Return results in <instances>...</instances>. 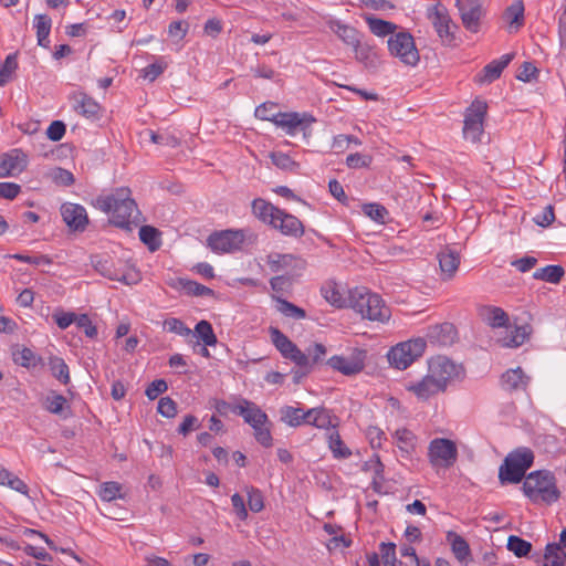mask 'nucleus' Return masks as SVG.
<instances>
[{
  "mask_svg": "<svg viewBox=\"0 0 566 566\" xmlns=\"http://www.w3.org/2000/svg\"><path fill=\"white\" fill-rule=\"evenodd\" d=\"M92 205L105 213H111L109 222L117 228L132 231V224L138 223L140 212L135 200L130 198L129 188L120 187L111 195H101Z\"/></svg>",
  "mask_w": 566,
  "mask_h": 566,
  "instance_id": "obj_1",
  "label": "nucleus"
},
{
  "mask_svg": "<svg viewBox=\"0 0 566 566\" xmlns=\"http://www.w3.org/2000/svg\"><path fill=\"white\" fill-rule=\"evenodd\" d=\"M524 495L534 504L551 505L560 499L555 474L549 470L528 473L522 486Z\"/></svg>",
  "mask_w": 566,
  "mask_h": 566,
  "instance_id": "obj_2",
  "label": "nucleus"
},
{
  "mask_svg": "<svg viewBox=\"0 0 566 566\" xmlns=\"http://www.w3.org/2000/svg\"><path fill=\"white\" fill-rule=\"evenodd\" d=\"M348 303L355 312L369 321L385 322L390 317V310L380 295L371 293L366 287L349 291Z\"/></svg>",
  "mask_w": 566,
  "mask_h": 566,
  "instance_id": "obj_3",
  "label": "nucleus"
},
{
  "mask_svg": "<svg viewBox=\"0 0 566 566\" xmlns=\"http://www.w3.org/2000/svg\"><path fill=\"white\" fill-rule=\"evenodd\" d=\"M533 462L534 453L528 448H520L509 453L499 469L501 484H517L525 480L526 471Z\"/></svg>",
  "mask_w": 566,
  "mask_h": 566,
  "instance_id": "obj_4",
  "label": "nucleus"
},
{
  "mask_svg": "<svg viewBox=\"0 0 566 566\" xmlns=\"http://www.w3.org/2000/svg\"><path fill=\"white\" fill-rule=\"evenodd\" d=\"M91 264L97 273L108 280L118 281L126 285L136 284L140 281V274L134 264L122 260L118 261V264H115L114 260L107 254L92 255Z\"/></svg>",
  "mask_w": 566,
  "mask_h": 566,
  "instance_id": "obj_5",
  "label": "nucleus"
},
{
  "mask_svg": "<svg viewBox=\"0 0 566 566\" xmlns=\"http://www.w3.org/2000/svg\"><path fill=\"white\" fill-rule=\"evenodd\" d=\"M245 240L252 243L256 240V234L244 229H229L211 233L207 239V244L213 252L231 253L240 250Z\"/></svg>",
  "mask_w": 566,
  "mask_h": 566,
  "instance_id": "obj_6",
  "label": "nucleus"
},
{
  "mask_svg": "<svg viewBox=\"0 0 566 566\" xmlns=\"http://www.w3.org/2000/svg\"><path fill=\"white\" fill-rule=\"evenodd\" d=\"M387 44L389 53L403 64L415 66L419 62V51L410 32L405 30L396 32L389 36Z\"/></svg>",
  "mask_w": 566,
  "mask_h": 566,
  "instance_id": "obj_7",
  "label": "nucleus"
},
{
  "mask_svg": "<svg viewBox=\"0 0 566 566\" xmlns=\"http://www.w3.org/2000/svg\"><path fill=\"white\" fill-rule=\"evenodd\" d=\"M426 345L423 338L399 343L388 352V361L395 368L403 370L423 354Z\"/></svg>",
  "mask_w": 566,
  "mask_h": 566,
  "instance_id": "obj_8",
  "label": "nucleus"
},
{
  "mask_svg": "<svg viewBox=\"0 0 566 566\" xmlns=\"http://www.w3.org/2000/svg\"><path fill=\"white\" fill-rule=\"evenodd\" d=\"M458 448L454 441L447 438H434L428 447V459L432 468L449 469L458 460Z\"/></svg>",
  "mask_w": 566,
  "mask_h": 566,
  "instance_id": "obj_9",
  "label": "nucleus"
},
{
  "mask_svg": "<svg viewBox=\"0 0 566 566\" xmlns=\"http://www.w3.org/2000/svg\"><path fill=\"white\" fill-rule=\"evenodd\" d=\"M367 358V350L355 348L347 356L335 355L332 356L326 364L334 370L339 371L345 376H355L359 374L364 367Z\"/></svg>",
  "mask_w": 566,
  "mask_h": 566,
  "instance_id": "obj_10",
  "label": "nucleus"
},
{
  "mask_svg": "<svg viewBox=\"0 0 566 566\" xmlns=\"http://www.w3.org/2000/svg\"><path fill=\"white\" fill-rule=\"evenodd\" d=\"M427 17L431 20L433 28L442 41L449 45L453 44L455 41V34L451 31V27L458 29V25L452 22L447 8L442 3L438 2L437 4L428 8Z\"/></svg>",
  "mask_w": 566,
  "mask_h": 566,
  "instance_id": "obj_11",
  "label": "nucleus"
},
{
  "mask_svg": "<svg viewBox=\"0 0 566 566\" xmlns=\"http://www.w3.org/2000/svg\"><path fill=\"white\" fill-rule=\"evenodd\" d=\"M429 373L446 390L448 384L453 379H460L464 375L462 366L455 365L451 359L444 356H438L429 363Z\"/></svg>",
  "mask_w": 566,
  "mask_h": 566,
  "instance_id": "obj_12",
  "label": "nucleus"
},
{
  "mask_svg": "<svg viewBox=\"0 0 566 566\" xmlns=\"http://www.w3.org/2000/svg\"><path fill=\"white\" fill-rule=\"evenodd\" d=\"M455 7L459 10L463 27L478 33L481 28V20L485 14L481 0H457Z\"/></svg>",
  "mask_w": 566,
  "mask_h": 566,
  "instance_id": "obj_13",
  "label": "nucleus"
},
{
  "mask_svg": "<svg viewBox=\"0 0 566 566\" xmlns=\"http://www.w3.org/2000/svg\"><path fill=\"white\" fill-rule=\"evenodd\" d=\"M313 122H315V118L306 113L301 115L292 112L281 113L275 125L284 128L287 135L294 136L301 132L306 137L311 135V124Z\"/></svg>",
  "mask_w": 566,
  "mask_h": 566,
  "instance_id": "obj_14",
  "label": "nucleus"
},
{
  "mask_svg": "<svg viewBox=\"0 0 566 566\" xmlns=\"http://www.w3.org/2000/svg\"><path fill=\"white\" fill-rule=\"evenodd\" d=\"M270 227L280 231L285 237L295 239L303 237L305 232L303 222L297 217L283 209L279 210Z\"/></svg>",
  "mask_w": 566,
  "mask_h": 566,
  "instance_id": "obj_15",
  "label": "nucleus"
},
{
  "mask_svg": "<svg viewBox=\"0 0 566 566\" xmlns=\"http://www.w3.org/2000/svg\"><path fill=\"white\" fill-rule=\"evenodd\" d=\"M61 216L66 226L73 231L83 232L88 224V216L85 208L77 203H63L61 206Z\"/></svg>",
  "mask_w": 566,
  "mask_h": 566,
  "instance_id": "obj_16",
  "label": "nucleus"
},
{
  "mask_svg": "<svg viewBox=\"0 0 566 566\" xmlns=\"http://www.w3.org/2000/svg\"><path fill=\"white\" fill-rule=\"evenodd\" d=\"M266 263L272 272H279L283 269L291 268L293 271L292 274L295 275H300L307 264L303 258L290 253H271L266 258Z\"/></svg>",
  "mask_w": 566,
  "mask_h": 566,
  "instance_id": "obj_17",
  "label": "nucleus"
},
{
  "mask_svg": "<svg viewBox=\"0 0 566 566\" xmlns=\"http://www.w3.org/2000/svg\"><path fill=\"white\" fill-rule=\"evenodd\" d=\"M28 166V156L18 148L0 156V178L22 172Z\"/></svg>",
  "mask_w": 566,
  "mask_h": 566,
  "instance_id": "obj_18",
  "label": "nucleus"
},
{
  "mask_svg": "<svg viewBox=\"0 0 566 566\" xmlns=\"http://www.w3.org/2000/svg\"><path fill=\"white\" fill-rule=\"evenodd\" d=\"M235 415L241 416L253 429L270 423L268 415L255 402L244 398L239 400Z\"/></svg>",
  "mask_w": 566,
  "mask_h": 566,
  "instance_id": "obj_19",
  "label": "nucleus"
},
{
  "mask_svg": "<svg viewBox=\"0 0 566 566\" xmlns=\"http://www.w3.org/2000/svg\"><path fill=\"white\" fill-rule=\"evenodd\" d=\"M530 382V377L521 367L507 369L500 378V386L510 394L515 391H525Z\"/></svg>",
  "mask_w": 566,
  "mask_h": 566,
  "instance_id": "obj_20",
  "label": "nucleus"
},
{
  "mask_svg": "<svg viewBox=\"0 0 566 566\" xmlns=\"http://www.w3.org/2000/svg\"><path fill=\"white\" fill-rule=\"evenodd\" d=\"M427 338L432 344L450 346L457 338V329L452 323L448 322L430 326L427 332Z\"/></svg>",
  "mask_w": 566,
  "mask_h": 566,
  "instance_id": "obj_21",
  "label": "nucleus"
},
{
  "mask_svg": "<svg viewBox=\"0 0 566 566\" xmlns=\"http://www.w3.org/2000/svg\"><path fill=\"white\" fill-rule=\"evenodd\" d=\"M168 284L175 290L184 291L188 296H214L216 294L212 289L185 277L171 279Z\"/></svg>",
  "mask_w": 566,
  "mask_h": 566,
  "instance_id": "obj_22",
  "label": "nucleus"
},
{
  "mask_svg": "<svg viewBox=\"0 0 566 566\" xmlns=\"http://www.w3.org/2000/svg\"><path fill=\"white\" fill-rule=\"evenodd\" d=\"M407 388L409 391H412L419 399L422 400H427L432 395H436L439 391H444L442 386L439 385L434 376H432L430 373L426 377H423L422 380L409 385Z\"/></svg>",
  "mask_w": 566,
  "mask_h": 566,
  "instance_id": "obj_23",
  "label": "nucleus"
},
{
  "mask_svg": "<svg viewBox=\"0 0 566 566\" xmlns=\"http://www.w3.org/2000/svg\"><path fill=\"white\" fill-rule=\"evenodd\" d=\"M515 53H507L501 56L500 60H494L486 64L482 70V75L480 76L479 81L481 83H492L493 81L497 80L503 70L511 63V61L514 59Z\"/></svg>",
  "mask_w": 566,
  "mask_h": 566,
  "instance_id": "obj_24",
  "label": "nucleus"
},
{
  "mask_svg": "<svg viewBox=\"0 0 566 566\" xmlns=\"http://www.w3.org/2000/svg\"><path fill=\"white\" fill-rule=\"evenodd\" d=\"M440 270L444 276V279L449 280L454 276L459 265H460V254L459 252L446 248L438 254Z\"/></svg>",
  "mask_w": 566,
  "mask_h": 566,
  "instance_id": "obj_25",
  "label": "nucleus"
},
{
  "mask_svg": "<svg viewBox=\"0 0 566 566\" xmlns=\"http://www.w3.org/2000/svg\"><path fill=\"white\" fill-rule=\"evenodd\" d=\"M354 51L356 60L363 63L368 70L375 71L380 66V56L376 49L368 43L360 42L356 48H354Z\"/></svg>",
  "mask_w": 566,
  "mask_h": 566,
  "instance_id": "obj_26",
  "label": "nucleus"
},
{
  "mask_svg": "<svg viewBox=\"0 0 566 566\" xmlns=\"http://www.w3.org/2000/svg\"><path fill=\"white\" fill-rule=\"evenodd\" d=\"M365 21L370 30V32L377 36H391L395 34L398 30V25L394 22L382 20L380 18H377L374 14H367L365 15Z\"/></svg>",
  "mask_w": 566,
  "mask_h": 566,
  "instance_id": "obj_27",
  "label": "nucleus"
},
{
  "mask_svg": "<svg viewBox=\"0 0 566 566\" xmlns=\"http://www.w3.org/2000/svg\"><path fill=\"white\" fill-rule=\"evenodd\" d=\"M12 359L17 365L29 369L42 367L44 365L42 357L35 355L33 350L28 347L14 348L12 352Z\"/></svg>",
  "mask_w": 566,
  "mask_h": 566,
  "instance_id": "obj_28",
  "label": "nucleus"
},
{
  "mask_svg": "<svg viewBox=\"0 0 566 566\" xmlns=\"http://www.w3.org/2000/svg\"><path fill=\"white\" fill-rule=\"evenodd\" d=\"M280 208L271 202L256 198L252 201V212L263 223L270 226Z\"/></svg>",
  "mask_w": 566,
  "mask_h": 566,
  "instance_id": "obj_29",
  "label": "nucleus"
},
{
  "mask_svg": "<svg viewBox=\"0 0 566 566\" xmlns=\"http://www.w3.org/2000/svg\"><path fill=\"white\" fill-rule=\"evenodd\" d=\"M334 25V32L345 44L350 45L354 49L361 42V34L356 28L344 24L340 21H336Z\"/></svg>",
  "mask_w": 566,
  "mask_h": 566,
  "instance_id": "obj_30",
  "label": "nucleus"
},
{
  "mask_svg": "<svg viewBox=\"0 0 566 566\" xmlns=\"http://www.w3.org/2000/svg\"><path fill=\"white\" fill-rule=\"evenodd\" d=\"M270 334L275 348L284 358L289 359L290 355L293 354L297 346L279 328L271 327Z\"/></svg>",
  "mask_w": 566,
  "mask_h": 566,
  "instance_id": "obj_31",
  "label": "nucleus"
},
{
  "mask_svg": "<svg viewBox=\"0 0 566 566\" xmlns=\"http://www.w3.org/2000/svg\"><path fill=\"white\" fill-rule=\"evenodd\" d=\"M531 333L532 326L528 324L515 326L514 329L510 332V335H507L501 340L502 346L511 348L518 347L528 339Z\"/></svg>",
  "mask_w": 566,
  "mask_h": 566,
  "instance_id": "obj_32",
  "label": "nucleus"
},
{
  "mask_svg": "<svg viewBox=\"0 0 566 566\" xmlns=\"http://www.w3.org/2000/svg\"><path fill=\"white\" fill-rule=\"evenodd\" d=\"M52 20L48 14H36L34 17V28L36 29L38 44L45 49L49 48V34L51 31Z\"/></svg>",
  "mask_w": 566,
  "mask_h": 566,
  "instance_id": "obj_33",
  "label": "nucleus"
},
{
  "mask_svg": "<svg viewBox=\"0 0 566 566\" xmlns=\"http://www.w3.org/2000/svg\"><path fill=\"white\" fill-rule=\"evenodd\" d=\"M565 274L564 268L557 264L546 265L544 268L537 269L533 273V279L545 281L548 283L557 284L562 281Z\"/></svg>",
  "mask_w": 566,
  "mask_h": 566,
  "instance_id": "obj_34",
  "label": "nucleus"
},
{
  "mask_svg": "<svg viewBox=\"0 0 566 566\" xmlns=\"http://www.w3.org/2000/svg\"><path fill=\"white\" fill-rule=\"evenodd\" d=\"M543 557V566H565L566 563V552L555 542L546 545Z\"/></svg>",
  "mask_w": 566,
  "mask_h": 566,
  "instance_id": "obj_35",
  "label": "nucleus"
},
{
  "mask_svg": "<svg viewBox=\"0 0 566 566\" xmlns=\"http://www.w3.org/2000/svg\"><path fill=\"white\" fill-rule=\"evenodd\" d=\"M447 539L450 542L452 552L458 560L463 562L470 556V546L461 535L450 531L447 534Z\"/></svg>",
  "mask_w": 566,
  "mask_h": 566,
  "instance_id": "obj_36",
  "label": "nucleus"
},
{
  "mask_svg": "<svg viewBox=\"0 0 566 566\" xmlns=\"http://www.w3.org/2000/svg\"><path fill=\"white\" fill-rule=\"evenodd\" d=\"M504 18L510 23V28L517 31L524 24V4L522 0H516L504 11Z\"/></svg>",
  "mask_w": 566,
  "mask_h": 566,
  "instance_id": "obj_37",
  "label": "nucleus"
},
{
  "mask_svg": "<svg viewBox=\"0 0 566 566\" xmlns=\"http://www.w3.org/2000/svg\"><path fill=\"white\" fill-rule=\"evenodd\" d=\"M323 297L333 306L342 308L347 305V300L339 292L337 284L333 281L326 282L321 289Z\"/></svg>",
  "mask_w": 566,
  "mask_h": 566,
  "instance_id": "obj_38",
  "label": "nucleus"
},
{
  "mask_svg": "<svg viewBox=\"0 0 566 566\" xmlns=\"http://www.w3.org/2000/svg\"><path fill=\"white\" fill-rule=\"evenodd\" d=\"M273 300L276 303L275 307L277 312L284 316L292 317L294 319H304L306 317V312L302 307H298L287 300L275 295H273Z\"/></svg>",
  "mask_w": 566,
  "mask_h": 566,
  "instance_id": "obj_39",
  "label": "nucleus"
},
{
  "mask_svg": "<svg viewBox=\"0 0 566 566\" xmlns=\"http://www.w3.org/2000/svg\"><path fill=\"white\" fill-rule=\"evenodd\" d=\"M484 321L493 328L504 327L509 323V315L496 306H485L483 310Z\"/></svg>",
  "mask_w": 566,
  "mask_h": 566,
  "instance_id": "obj_40",
  "label": "nucleus"
},
{
  "mask_svg": "<svg viewBox=\"0 0 566 566\" xmlns=\"http://www.w3.org/2000/svg\"><path fill=\"white\" fill-rule=\"evenodd\" d=\"M160 231L153 226H142L139 229L140 241L154 252L161 245Z\"/></svg>",
  "mask_w": 566,
  "mask_h": 566,
  "instance_id": "obj_41",
  "label": "nucleus"
},
{
  "mask_svg": "<svg viewBox=\"0 0 566 566\" xmlns=\"http://www.w3.org/2000/svg\"><path fill=\"white\" fill-rule=\"evenodd\" d=\"M328 447L333 452L334 458L347 459L352 455V451L345 446L336 429L328 433Z\"/></svg>",
  "mask_w": 566,
  "mask_h": 566,
  "instance_id": "obj_42",
  "label": "nucleus"
},
{
  "mask_svg": "<svg viewBox=\"0 0 566 566\" xmlns=\"http://www.w3.org/2000/svg\"><path fill=\"white\" fill-rule=\"evenodd\" d=\"M0 484L8 485L12 490L20 492L21 494L28 495V485L17 475L4 469L0 464Z\"/></svg>",
  "mask_w": 566,
  "mask_h": 566,
  "instance_id": "obj_43",
  "label": "nucleus"
},
{
  "mask_svg": "<svg viewBox=\"0 0 566 566\" xmlns=\"http://www.w3.org/2000/svg\"><path fill=\"white\" fill-rule=\"evenodd\" d=\"M195 333L205 346H214L218 343L211 323L206 319H201L196 324Z\"/></svg>",
  "mask_w": 566,
  "mask_h": 566,
  "instance_id": "obj_44",
  "label": "nucleus"
},
{
  "mask_svg": "<svg viewBox=\"0 0 566 566\" xmlns=\"http://www.w3.org/2000/svg\"><path fill=\"white\" fill-rule=\"evenodd\" d=\"M49 366L52 375L63 385L70 382V369L63 358L53 356L50 357Z\"/></svg>",
  "mask_w": 566,
  "mask_h": 566,
  "instance_id": "obj_45",
  "label": "nucleus"
},
{
  "mask_svg": "<svg viewBox=\"0 0 566 566\" xmlns=\"http://www.w3.org/2000/svg\"><path fill=\"white\" fill-rule=\"evenodd\" d=\"M507 549L512 552L516 557H526L532 552V543L517 536L510 535L507 538Z\"/></svg>",
  "mask_w": 566,
  "mask_h": 566,
  "instance_id": "obj_46",
  "label": "nucleus"
},
{
  "mask_svg": "<svg viewBox=\"0 0 566 566\" xmlns=\"http://www.w3.org/2000/svg\"><path fill=\"white\" fill-rule=\"evenodd\" d=\"M99 104L84 93L81 94V99L78 101V104L75 106L77 113L87 118L96 117V115L99 112Z\"/></svg>",
  "mask_w": 566,
  "mask_h": 566,
  "instance_id": "obj_47",
  "label": "nucleus"
},
{
  "mask_svg": "<svg viewBox=\"0 0 566 566\" xmlns=\"http://www.w3.org/2000/svg\"><path fill=\"white\" fill-rule=\"evenodd\" d=\"M488 104L481 99H474L467 108L464 120L472 119V122L483 124L486 115Z\"/></svg>",
  "mask_w": 566,
  "mask_h": 566,
  "instance_id": "obj_48",
  "label": "nucleus"
},
{
  "mask_svg": "<svg viewBox=\"0 0 566 566\" xmlns=\"http://www.w3.org/2000/svg\"><path fill=\"white\" fill-rule=\"evenodd\" d=\"M301 407L283 406L280 409V420L290 427L296 428L301 426Z\"/></svg>",
  "mask_w": 566,
  "mask_h": 566,
  "instance_id": "obj_49",
  "label": "nucleus"
},
{
  "mask_svg": "<svg viewBox=\"0 0 566 566\" xmlns=\"http://www.w3.org/2000/svg\"><path fill=\"white\" fill-rule=\"evenodd\" d=\"M18 52L9 54L0 67V86L6 85L18 69Z\"/></svg>",
  "mask_w": 566,
  "mask_h": 566,
  "instance_id": "obj_50",
  "label": "nucleus"
},
{
  "mask_svg": "<svg viewBox=\"0 0 566 566\" xmlns=\"http://www.w3.org/2000/svg\"><path fill=\"white\" fill-rule=\"evenodd\" d=\"M276 108H277V105L275 103L266 102V103L259 105L255 108L254 115L256 118H259L261 120H269V122L276 124L279 115L282 113V112H277Z\"/></svg>",
  "mask_w": 566,
  "mask_h": 566,
  "instance_id": "obj_51",
  "label": "nucleus"
},
{
  "mask_svg": "<svg viewBox=\"0 0 566 566\" xmlns=\"http://www.w3.org/2000/svg\"><path fill=\"white\" fill-rule=\"evenodd\" d=\"M384 464L380 461V458L378 455H374L373 459L366 461L364 463L363 470L364 471H374V479H373V488L375 491H378L380 484L378 480H384Z\"/></svg>",
  "mask_w": 566,
  "mask_h": 566,
  "instance_id": "obj_52",
  "label": "nucleus"
},
{
  "mask_svg": "<svg viewBox=\"0 0 566 566\" xmlns=\"http://www.w3.org/2000/svg\"><path fill=\"white\" fill-rule=\"evenodd\" d=\"M316 412L313 417V420L311 421V426L316 427L318 429H327L332 427V429H335V424L332 423V416L329 410H327L324 407H317L315 408Z\"/></svg>",
  "mask_w": 566,
  "mask_h": 566,
  "instance_id": "obj_53",
  "label": "nucleus"
},
{
  "mask_svg": "<svg viewBox=\"0 0 566 566\" xmlns=\"http://www.w3.org/2000/svg\"><path fill=\"white\" fill-rule=\"evenodd\" d=\"M363 212L369 217L371 220L385 223V219L388 216V210L379 203H364Z\"/></svg>",
  "mask_w": 566,
  "mask_h": 566,
  "instance_id": "obj_54",
  "label": "nucleus"
},
{
  "mask_svg": "<svg viewBox=\"0 0 566 566\" xmlns=\"http://www.w3.org/2000/svg\"><path fill=\"white\" fill-rule=\"evenodd\" d=\"M395 436L399 442V448L402 451L408 453L410 450L415 449L416 436L412 433V431L402 428L398 429Z\"/></svg>",
  "mask_w": 566,
  "mask_h": 566,
  "instance_id": "obj_55",
  "label": "nucleus"
},
{
  "mask_svg": "<svg viewBox=\"0 0 566 566\" xmlns=\"http://www.w3.org/2000/svg\"><path fill=\"white\" fill-rule=\"evenodd\" d=\"M273 165L283 170L293 171L298 167V164L294 161L287 154L273 151L270 155Z\"/></svg>",
  "mask_w": 566,
  "mask_h": 566,
  "instance_id": "obj_56",
  "label": "nucleus"
},
{
  "mask_svg": "<svg viewBox=\"0 0 566 566\" xmlns=\"http://www.w3.org/2000/svg\"><path fill=\"white\" fill-rule=\"evenodd\" d=\"M122 485L118 482H105L101 486L99 496L103 501L111 502L120 495Z\"/></svg>",
  "mask_w": 566,
  "mask_h": 566,
  "instance_id": "obj_57",
  "label": "nucleus"
},
{
  "mask_svg": "<svg viewBox=\"0 0 566 566\" xmlns=\"http://www.w3.org/2000/svg\"><path fill=\"white\" fill-rule=\"evenodd\" d=\"M164 328L180 336H189L192 333V331L187 327L181 319L176 317L166 318L164 321Z\"/></svg>",
  "mask_w": 566,
  "mask_h": 566,
  "instance_id": "obj_58",
  "label": "nucleus"
},
{
  "mask_svg": "<svg viewBox=\"0 0 566 566\" xmlns=\"http://www.w3.org/2000/svg\"><path fill=\"white\" fill-rule=\"evenodd\" d=\"M381 558L384 560L385 566H397L401 564L398 562L396 557V544L392 542L385 543L382 542L379 546Z\"/></svg>",
  "mask_w": 566,
  "mask_h": 566,
  "instance_id": "obj_59",
  "label": "nucleus"
},
{
  "mask_svg": "<svg viewBox=\"0 0 566 566\" xmlns=\"http://www.w3.org/2000/svg\"><path fill=\"white\" fill-rule=\"evenodd\" d=\"M295 274L277 275L270 280L271 289L276 293H284L293 285Z\"/></svg>",
  "mask_w": 566,
  "mask_h": 566,
  "instance_id": "obj_60",
  "label": "nucleus"
},
{
  "mask_svg": "<svg viewBox=\"0 0 566 566\" xmlns=\"http://www.w3.org/2000/svg\"><path fill=\"white\" fill-rule=\"evenodd\" d=\"M248 505L254 513H259L264 509V497L259 489L253 486L248 489Z\"/></svg>",
  "mask_w": 566,
  "mask_h": 566,
  "instance_id": "obj_61",
  "label": "nucleus"
},
{
  "mask_svg": "<svg viewBox=\"0 0 566 566\" xmlns=\"http://www.w3.org/2000/svg\"><path fill=\"white\" fill-rule=\"evenodd\" d=\"M483 133V124L474 123L472 119L464 120L463 135L467 139L473 143L480 142V136Z\"/></svg>",
  "mask_w": 566,
  "mask_h": 566,
  "instance_id": "obj_62",
  "label": "nucleus"
},
{
  "mask_svg": "<svg viewBox=\"0 0 566 566\" xmlns=\"http://www.w3.org/2000/svg\"><path fill=\"white\" fill-rule=\"evenodd\" d=\"M157 411L165 418H174L177 415V403L170 397H161L158 401Z\"/></svg>",
  "mask_w": 566,
  "mask_h": 566,
  "instance_id": "obj_63",
  "label": "nucleus"
},
{
  "mask_svg": "<svg viewBox=\"0 0 566 566\" xmlns=\"http://www.w3.org/2000/svg\"><path fill=\"white\" fill-rule=\"evenodd\" d=\"M65 403V397L54 391L46 397V409L51 413L60 415L63 411Z\"/></svg>",
  "mask_w": 566,
  "mask_h": 566,
  "instance_id": "obj_64",
  "label": "nucleus"
}]
</instances>
